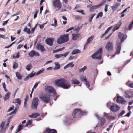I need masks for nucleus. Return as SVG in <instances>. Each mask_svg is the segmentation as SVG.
Masks as SVG:
<instances>
[{
  "mask_svg": "<svg viewBox=\"0 0 133 133\" xmlns=\"http://www.w3.org/2000/svg\"><path fill=\"white\" fill-rule=\"evenodd\" d=\"M68 41V34H64L60 36L57 39V43L59 44H61L67 42Z\"/></svg>",
  "mask_w": 133,
  "mask_h": 133,
  "instance_id": "f257e3e1",
  "label": "nucleus"
},
{
  "mask_svg": "<svg viewBox=\"0 0 133 133\" xmlns=\"http://www.w3.org/2000/svg\"><path fill=\"white\" fill-rule=\"evenodd\" d=\"M87 112L86 111H83L80 109H76L72 113V116L74 117H80L82 115H86Z\"/></svg>",
  "mask_w": 133,
  "mask_h": 133,
  "instance_id": "f03ea898",
  "label": "nucleus"
},
{
  "mask_svg": "<svg viewBox=\"0 0 133 133\" xmlns=\"http://www.w3.org/2000/svg\"><path fill=\"white\" fill-rule=\"evenodd\" d=\"M80 79L81 81L85 82L86 86L89 90H92L94 88L93 85H90L89 81L87 80L86 76H84L83 75H81L80 76Z\"/></svg>",
  "mask_w": 133,
  "mask_h": 133,
  "instance_id": "7ed1b4c3",
  "label": "nucleus"
},
{
  "mask_svg": "<svg viewBox=\"0 0 133 133\" xmlns=\"http://www.w3.org/2000/svg\"><path fill=\"white\" fill-rule=\"evenodd\" d=\"M102 48H101L98 50L97 52L92 55V58L93 59H100L102 57Z\"/></svg>",
  "mask_w": 133,
  "mask_h": 133,
  "instance_id": "20e7f679",
  "label": "nucleus"
},
{
  "mask_svg": "<svg viewBox=\"0 0 133 133\" xmlns=\"http://www.w3.org/2000/svg\"><path fill=\"white\" fill-rule=\"evenodd\" d=\"M45 91L47 93H52L53 96L55 97L56 96V94L55 89L54 88L50 86H48L46 87L45 89Z\"/></svg>",
  "mask_w": 133,
  "mask_h": 133,
  "instance_id": "39448f33",
  "label": "nucleus"
},
{
  "mask_svg": "<svg viewBox=\"0 0 133 133\" xmlns=\"http://www.w3.org/2000/svg\"><path fill=\"white\" fill-rule=\"evenodd\" d=\"M5 121L2 122L0 124V133H5L6 130L8 128L9 125L6 124Z\"/></svg>",
  "mask_w": 133,
  "mask_h": 133,
  "instance_id": "423d86ee",
  "label": "nucleus"
},
{
  "mask_svg": "<svg viewBox=\"0 0 133 133\" xmlns=\"http://www.w3.org/2000/svg\"><path fill=\"white\" fill-rule=\"evenodd\" d=\"M39 98L42 101L45 103H48L50 101L49 95L48 96L47 94L42 93L39 96Z\"/></svg>",
  "mask_w": 133,
  "mask_h": 133,
  "instance_id": "0eeeda50",
  "label": "nucleus"
},
{
  "mask_svg": "<svg viewBox=\"0 0 133 133\" xmlns=\"http://www.w3.org/2000/svg\"><path fill=\"white\" fill-rule=\"evenodd\" d=\"M95 115L98 118V123L96 126L95 128H97L98 127L101 128L104 125L105 122V120L104 119L99 117L98 115L97 114H95Z\"/></svg>",
  "mask_w": 133,
  "mask_h": 133,
  "instance_id": "6e6552de",
  "label": "nucleus"
},
{
  "mask_svg": "<svg viewBox=\"0 0 133 133\" xmlns=\"http://www.w3.org/2000/svg\"><path fill=\"white\" fill-rule=\"evenodd\" d=\"M39 100L38 98L37 97H35L33 99L31 106L32 109L35 110L37 109L38 105Z\"/></svg>",
  "mask_w": 133,
  "mask_h": 133,
  "instance_id": "1a4fd4ad",
  "label": "nucleus"
},
{
  "mask_svg": "<svg viewBox=\"0 0 133 133\" xmlns=\"http://www.w3.org/2000/svg\"><path fill=\"white\" fill-rule=\"evenodd\" d=\"M120 107L116 104L113 103L112 105L109 108L110 110L113 112H117L120 109Z\"/></svg>",
  "mask_w": 133,
  "mask_h": 133,
  "instance_id": "9d476101",
  "label": "nucleus"
},
{
  "mask_svg": "<svg viewBox=\"0 0 133 133\" xmlns=\"http://www.w3.org/2000/svg\"><path fill=\"white\" fill-rule=\"evenodd\" d=\"M65 79L64 78H61L59 79L56 80L55 81V84L57 86L62 87Z\"/></svg>",
  "mask_w": 133,
  "mask_h": 133,
  "instance_id": "9b49d317",
  "label": "nucleus"
},
{
  "mask_svg": "<svg viewBox=\"0 0 133 133\" xmlns=\"http://www.w3.org/2000/svg\"><path fill=\"white\" fill-rule=\"evenodd\" d=\"M52 2L54 6L56 8H57L58 9L61 8V4L59 0H54Z\"/></svg>",
  "mask_w": 133,
  "mask_h": 133,
  "instance_id": "f8f14e48",
  "label": "nucleus"
},
{
  "mask_svg": "<svg viewBox=\"0 0 133 133\" xmlns=\"http://www.w3.org/2000/svg\"><path fill=\"white\" fill-rule=\"evenodd\" d=\"M118 39L120 40L121 42H117V44L118 43L121 46L122 43L123 42L125 39L124 34L120 32H119L118 34Z\"/></svg>",
  "mask_w": 133,
  "mask_h": 133,
  "instance_id": "ddd939ff",
  "label": "nucleus"
},
{
  "mask_svg": "<svg viewBox=\"0 0 133 133\" xmlns=\"http://www.w3.org/2000/svg\"><path fill=\"white\" fill-rule=\"evenodd\" d=\"M70 82L65 79L62 87L64 89H68L70 88Z\"/></svg>",
  "mask_w": 133,
  "mask_h": 133,
  "instance_id": "4468645a",
  "label": "nucleus"
},
{
  "mask_svg": "<svg viewBox=\"0 0 133 133\" xmlns=\"http://www.w3.org/2000/svg\"><path fill=\"white\" fill-rule=\"evenodd\" d=\"M117 102L122 104H124L127 102V101L124 100L121 96H118L117 97Z\"/></svg>",
  "mask_w": 133,
  "mask_h": 133,
  "instance_id": "2eb2a0df",
  "label": "nucleus"
},
{
  "mask_svg": "<svg viewBox=\"0 0 133 133\" xmlns=\"http://www.w3.org/2000/svg\"><path fill=\"white\" fill-rule=\"evenodd\" d=\"M105 48L108 51L112 50L113 49V45L112 42H109L106 45Z\"/></svg>",
  "mask_w": 133,
  "mask_h": 133,
  "instance_id": "dca6fc26",
  "label": "nucleus"
},
{
  "mask_svg": "<svg viewBox=\"0 0 133 133\" xmlns=\"http://www.w3.org/2000/svg\"><path fill=\"white\" fill-rule=\"evenodd\" d=\"M116 51L115 54L112 56L111 58H113L115 56L116 54H119L120 53V51L121 49V46L118 43L116 44Z\"/></svg>",
  "mask_w": 133,
  "mask_h": 133,
  "instance_id": "f3484780",
  "label": "nucleus"
},
{
  "mask_svg": "<svg viewBox=\"0 0 133 133\" xmlns=\"http://www.w3.org/2000/svg\"><path fill=\"white\" fill-rule=\"evenodd\" d=\"M28 55L30 57H33L34 56H39L40 54L38 52L33 50L29 52Z\"/></svg>",
  "mask_w": 133,
  "mask_h": 133,
  "instance_id": "a211bd4d",
  "label": "nucleus"
},
{
  "mask_svg": "<svg viewBox=\"0 0 133 133\" xmlns=\"http://www.w3.org/2000/svg\"><path fill=\"white\" fill-rule=\"evenodd\" d=\"M125 96L127 98H130L133 97V91H128L125 93Z\"/></svg>",
  "mask_w": 133,
  "mask_h": 133,
  "instance_id": "6ab92c4d",
  "label": "nucleus"
},
{
  "mask_svg": "<svg viewBox=\"0 0 133 133\" xmlns=\"http://www.w3.org/2000/svg\"><path fill=\"white\" fill-rule=\"evenodd\" d=\"M54 39L53 38H49L46 39L45 42L46 44L50 46L53 45V42Z\"/></svg>",
  "mask_w": 133,
  "mask_h": 133,
  "instance_id": "aec40b11",
  "label": "nucleus"
},
{
  "mask_svg": "<svg viewBox=\"0 0 133 133\" xmlns=\"http://www.w3.org/2000/svg\"><path fill=\"white\" fill-rule=\"evenodd\" d=\"M87 7L89 8L90 9V11H92L94 9H97L99 8L98 5L95 6H92L91 4L88 5L87 6Z\"/></svg>",
  "mask_w": 133,
  "mask_h": 133,
  "instance_id": "412c9836",
  "label": "nucleus"
},
{
  "mask_svg": "<svg viewBox=\"0 0 133 133\" xmlns=\"http://www.w3.org/2000/svg\"><path fill=\"white\" fill-rule=\"evenodd\" d=\"M36 48L38 50L41 51L42 52H44L45 51L44 46L39 44L38 43L37 44Z\"/></svg>",
  "mask_w": 133,
  "mask_h": 133,
  "instance_id": "4be33fe9",
  "label": "nucleus"
},
{
  "mask_svg": "<svg viewBox=\"0 0 133 133\" xmlns=\"http://www.w3.org/2000/svg\"><path fill=\"white\" fill-rule=\"evenodd\" d=\"M110 114H107L105 112L104 113V116L106 117L107 119L109 120H114L115 119V116H112L108 115Z\"/></svg>",
  "mask_w": 133,
  "mask_h": 133,
  "instance_id": "5701e85b",
  "label": "nucleus"
},
{
  "mask_svg": "<svg viewBox=\"0 0 133 133\" xmlns=\"http://www.w3.org/2000/svg\"><path fill=\"white\" fill-rule=\"evenodd\" d=\"M44 132L45 133H57V131L55 129H47Z\"/></svg>",
  "mask_w": 133,
  "mask_h": 133,
  "instance_id": "b1692460",
  "label": "nucleus"
},
{
  "mask_svg": "<svg viewBox=\"0 0 133 133\" xmlns=\"http://www.w3.org/2000/svg\"><path fill=\"white\" fill-rule=\"evenodd\" d=\"M72 39L73 40H75L78 39L80 37L79 33L74 34H72Z\"/></svg>",
  "mask_w": 133,
  "mask_h": 133,
  "instance_id": "393cba45",
  "label": "nucleus"
},
{
  "mask_svg": "<svg viewBox=\"0 0 133 133\" xmlns=\"http://www.w3.org/2000/svg\"><path fill=\"white\" fill-rule=\"evenodd\" d=\"M120 5V4L118 3H116L115 4L111 6L112 10L113 11L116 10Z\"/></svg>",
  "mask_w": 133,
  "mask_h": 133,
  "instance_id": "a878e982",
  "label": "nucleus"
},
{
  "mask_svg": "<svg viewBox=\"0 0 133 133\" xmlns=\"http://www.w3.org/2000/svg\"><path fill=\"white\" fill-rule=\"evenodd\" d=\"M121 24V22H119L117 24L114 26V28L112 29L113 32L114 31L118 29L119 27L120 26Z\"/></svg>",
  "mask_w": 133,
  "mask_h": 133,
  "instance_id": "bb28decb",
  "label": "nucleus"
},
{
  "mask_svg": "<svg viewBox=\"0 0 133 133\" xmlns=\"http://www.w3.org/2000/svg\"><path fill=\"white\" fill-rule=\"evenodd\" d=\"M11 94V93L9 92H8L5 95L3 98L5 101H6L9 100L10 98V96Z\"/></svg>",
  "mask_w": 133,
  "mask_h": 133,
  "instance_id": "cd10ccee",
  "label": "nucleus"
},
{
  "mask_svg": "<svg viewBox=\"0 0 133 133\" xmlns=\"http://www.w3.org/2000/svg\"><path fill=\"white\" fill-rule=\"evenodd\" d=\"M35 73H34V72H32L30 74L26 77L24 79L25 81L27 80L29 78H31L33 77L35 74Z\"/></svg>",
  "mask_w": 133,
  "mask_h": 133,
  "instance_id": "c85d7f7f",
  "label": "nucleus"
},
{
  "mask_svg": "<svg viewBox=\"0 0 133 133\" xmlns=\"http://www.w3.org/2000/svg\"><path fill=\"white\" fill-rule=\"evenodd\" d=\"M74 65L73 63V62H71L68 64H67V65H66V66H65L64 68V69H67V68H69V67H73Z\"/></svg>",
  "mask_w": 133,
  "mask_h": 133,
  "instance_id": "c756f323",
  "label": "nucleus"
},
{
  "mask_svg": "<svg viewBox=\"0 0 133 133\" xmlns=\"http://www.w3.org/2000/svg\"><path fill=\"white\" fill-rule=\"evenodd\" d=\"M95 15V14H91L88 16V20L89 22H92V20Z\"/></svg>",
  "mask_w": 133,
  "mask_h": 133,
  "instance_id": "7c9ffc66",
  "label": "nucleus"
},
{
  "mask_svg": "<svg viewBox=\"0 0 133 133\" xmlns=\"http://www.w3.org/2000/svg\"><path fill=\"white\" fill-rule=\"evenodd\" d=\"M39 115L38 113H35L29 116V117L31 118H36Z\"/></svg>",
  "mask_w": 133,
  "mask_h": 133,
  "instance_id": "2f4dec72",
  "label": "nucleus"
},
{
  "mask_svg": "<svg viewBox=\"0 0 133 133\" xmlns=\"http://www.w3.org/2000/svg\"><path fill=\"white\" fill-rule=\"evenodd\" d=\"M71 82L72 84H78L79 83V81L75 79H73L71 80Z\"/></svg>",
  "mask_w": 133,
  "mask_h": 133,
  "instance_id": "473e14b6",
  "label": "nucleus"
},
{
  "mask_svg": "<svg viewBox=\"0 0 133 133\" xmlns=\"http://www.w3.org/2000/svg\"><path fill=\"white\" fill-rule=\"evenodd\" d=\"M23 126V124L20 125L16 129V132L17 133L22 130V129Z\"/></svg>",
  "mask_w": 133,
  "mask_h": 133,
  "instance_id": "72a5a7b5",
  "label": "nucleus"
},
{
  "mask_svg": "<svg viewBox=\"0 0 133 133\" xmlns=\"http://www.w3.org/2000/svg\"><path fill=\"white\" fill-rule=\"evenodd\" d=\"M21 102V100L19 98H16L13 101V102L15 103H17L19 105H20Z\"/></svg>",
  "mask_w": 133,
  "mask_h": 133,
  "instance_id": "f704fd0d",
  "label": "nucleus"
},
{
  "mask_svg": "<svg viewBox=\"0 0 133 133\" xmlns=\"http://www.w3.org/2000/svg\"><path fill=\"white\" fill-rule=\"evenodd\" d=\"M94 35H93L91 36L90 37H89L87 39V42L88 43H89L91 42L93 40L94 38Z\"/></svg>",
  "mask_w": 133,
  "mask_h": 133,
  "instance_id": "c9c22d12",
  "label": "nucleus"
},
{
  "mask_svg": "<svg viewBox=\"0 0 133 133\" xmlns=\"http://www.w3.org/2000/svg\"><path fill=\"white\" fill-rule=\"evenodd\" d=\"M11 115V116H10L8 117L7 120L6 124H7L9 125V123L10 122V121L13 117V115Z\"/></svg>",
  "mask_w": 133,
  "mask_h": 133,
  "instance_id": "e433bc0d",
  "label": "nucleus"
},
{
  "mask_svg": "<svg viewBox=\"0 0 133 133\" xmlns=\"http://www.w3.org/2000/svg\"><path fill=\"white\" fill-rule=\"evenodd\" d=\"M55 67L54 68V70H56L57 69H59L60 68V65L57 62H55Z\"/></svg>",
  "mask_w": 133,
  "mask_h": 133,
  "instance_id": "4c0bfd02",
  "label": "nucleus"
},
{
  "mask_svg": "<svg viewBox=\"0 0 133 133\" xmlns=\"http://www.w3.org/2000/svg\"><path fill=\"white\" fill-rule=\"evenodd\" d=\"M32 68V65L31 64L27 65L26 67V69L28 71H29Z\"/></svg>",
  "mask_w": 133,
  "mask_h": 133,
  "instance_id": "58836bf2",
  "label": "nucleus"
},
{
  "mask_svg": "<svg viewBox=\"0 0 133 133\" xmlns=\"http://www.w3.org/2000/svg\"><path fill=\"white\" fill-rule=\"evenodd\" d=\"M23 31L29 34L31 32L30 29H28L27 27H26L25 28Z\"/></svg>",
  "mask_w": 133,
  "mask_h": 133,
  "instance_id": "ea45409f",
  "label": "nucleus"
},
{
  "mask_svg": "<svg viewBox=\"0 0 133 133\" xmlns=\"http://www.w3.org/2000/svg\"><path fill=\"white\" fill-rule=\"evenodd\" d=\"M70 120L69 119H67L63 121V123L64 125H67L69 123V121Z\"/></svg>",
  "mask_w": 133,
  "mask_h": 133,
  "instance_id": "a19ab883",
  "label": "nucleus"
},
{
  "mask_svg": "<svg viewBox=\"0 0 133 133\" xmlns=\"http://www.w3.org/2000/svg\"><path fill=\"white\" fill-rule=\"evenodd\" d=\"M80 51L79 49H76L73 51L72 54H73L76 53H80Z\"/></svg>",
  "mask_w": 133,
  "mask_h": 133,
  "instance_id": "79ce46f5",
  "label": "nucleus"
},
{
  "mask_svg": "<svg viewBox=\"0 0 133 133\" xmlns=\"http://www.w3.org/2000/svg\"><path fill=\"white\" fill-rule=\"evenodd\" d=\"M54 23L52 24H51V25L52 26H53L55 27L57 26V20L56 19H54Z\"/></svg>",
  "mask_w": 133,
  "mask_h": 133,
  "instance_id": "37998d69",
  "label": "nucleus"
},
{
  "mask_svg": "<svg viewBox=\"0 0 133 133\" xmlns=\"http://www.w3.org/2000/svg\"><path fill=\"white\" fill-rule=\"evenodd\" d=\"M16 77H17V78L20 79H21L22 78V77L21 75H20L19 72H17L16 73Z\"/></svg>",
  "mask_w": 133,
  "mask_h": 133,
  "instance_id": "c03bdc74",
  "label": "nucleus"
},
{
  "mask_svg": "<svg viewBox=\"0 0 133 133\" xmlns=\"http://www.w3.org/2000/svg\"><path fill=\"white\" fill-rule=\"evenodd\" d=\"M44 69L43 68L41 70H39L37 72L36 74V76H37L38 75L41 74L44 71Z\"/></svg>",
  "mask_w": 133,
  "mask_h": 133,
  "instance_id": "a18cd8bd",
  "label": "nucleus"
},
{
  "mask_svg": "<svg viewBox=\"0 0 133 133\" xmlns=\"http://www.w3.org/2000/svg\"><path fill=\"white\" fill-rule=\"evenodd\" d=\"M18 107H15V109L14 110L11 112L10 114V115H12L14 114H15L16 113L17 111Z\"/></svg>",
  "mask_w": 133,
  "mask_h": 133,
  "instance_id": "49530a36",
  "label": "nucleus"
},
{
  "mask_svg": "<svg viewBox=\"0 0 133 133\" xmlns=\"http://www.w3.org/2000/svg\"><path fill=\"white\" fill-rule=\"evenodd\" d=\"M65 48V47H62V48H61L55 50H54L53 51V52L54 53H55V52H57V51H61L63 50H64V49Z\"/></svg>",
  "mask_w": 133,
  "mask_h": 133,
  "instance_id": "de8ad7c7",
  "label": "nucleus"
},
{
  "mask_svg": "<svg viewBox=\"0 0 133 133\" xmlns=\"http://www.w3.org/2000/svg\"><path fill=\"white\" fill-rule=\"evenodd\" d=\"M106 1V0H103L102 2L99 4L98 5L99 7L100 8L101 6L105 4Z\"/></svg>",
  "mask_w": 133,
  "mask_h": 133,
  "instance_id": "09e8293b",
  "label": "nucleus"
},
{
  "mask_svg": "<svg viewBox=\"0 0 133 133\" xmlns=\"http://www.w3.org/2000/svg\"><path fill=\"white\" fill-rule=\"evenodd\" d=\"M28 100V98L27 97H26L24 100V106L25 108H26L27 107V104H26V102Z\"/></svg>",
  "mask_w": 133,
  "mask_h": 133,
  "instance_id": "8fccbe9b",
  "label": "nucleus"
},
{
  "mask_svg": "<svg viewBox=\"0 0 133 133\" xmlns=\"http://www.w3.org/2000/svg\"><path fill=\"white\" fill-rule=\"evenodd\" d=\"M18 66V65L17 63L15 62L14 63V64L13 66V68L14 69H16Z\"/></svg>",
  "mask_w": 133,
  "mask_h": 133,
  "instance_id": "3c124183",
  "label": "nucleus"
},
{
  "mask_svg": "<svg viewBox=\"0 0 133 133\" xmlns=\"http://www.w3.org/2000/svg\"><path fill=\"white\" fill-rule=\"evenodd\" d=\"M133 25V20L132 21V22L130 23V24H129L128 28L129 30H131V28L132 27Z\"/></svg>",
  "mask_w": 133,
  "mask_h": 133,
  "instance_id": "603ef678",
  "label": "nucleus"
},
{
  "mask_svg": "<svg viewBox=\"0 0 133 133\" xmlns=\"http://www.w3.org/2000/svg\"><path fill=\"white\" fill-rule=\"evenodd\" d=\"M103 16V13L102 12H99L96 18H98L99 17H102Z\"/></svg>",
  "mask_w": 133,
  "mask_h": 133,
  "instance_id": "864d4df0",
  "label": "nucleus"
},
{
  "mask_svg": "<svg viewBox=\"0 0 133 133\" xmlns=\"http://www.w3.org/2000/svg\"><path fill=\"white\" fill-rule=\"evenodd\" d=\"M86 66H84L83 68L79 69V71L80 72H82L84 70H85L87 68Z\"/></svg>",
  "mask_w": 133,
  "mask_h": 133,
  "instance_id": "5fc2aeb1",
  "label": "nucleus"
},
{
  "mask_svg": "<svg viewBox=\"0 0 133 133\" xmlns=\"http://www.w3.org/2000/svg\"><path fill=\"white\" fill-rule=\"evenodd\" d=\"M13 57L14 58H19V53H17L16 55H13Z\"/></svg>",
  "mask_w": 133,
  "mask_h": 133,
  "instance_id": "6e6d98bb",
  "label": "nucleus"
},
{
  "mask_svg": "<svg viewBox=\"0 0 133 133\" xmlns=\"http://www.w3.org/2000/svg\"><path fill=\"white\" fill-rule=\"evenodd\" d=\"M126 85L128 86L129 87L132 88H133V83L128 84V82H127L126 83Z\"/></svg>",
  "mask_w": 133,
  "mask_h": 133,
  "instance_id": "4d7b16f0",
  "label": "nucleus"
},
{
  "mask_svg": "<svg viewBox=\"0 0 133 133\" xmlns=\"http://www.w3.org/2000/svg\"><path fill=\"white\" fill-rule=\"evenodd\" d=\"M125 113V111L124 110L122 111L120 113L118 114V116L119 117L120 116H122L123 114H124Z\"/></svg>",
  "mask_w": 133,
  "mask_h": 133,
  "instance_id": "13d9d810",
  "label": "nucleus"
},
{
  "mask_svg": "<svg viewBox=\"0 0 133 133\" xmlns=\"http://www.w3.org/2000/svg\"><path fill=\"white\" fill-rule=\"evenodd\" d=\"M109 5L107 4H106L105 5V8H104V11L105 12H107L108 11V7L109 6Z\"/></svg>",
  "mask_w": 133,
  "mask_h": 133,
  "instance_id": "bf43d9fd",
  "label": "nucleus"
},
{
  "mask_svg": "<svg viewBox=\"0 0 133 133\" xmlns=\"http://www.w3.org/2000/svg\"><path fill=\"white\" fill-rule=\"evenodd\" d=\"M32 121V120H30L28 121V122L26 123L25 126L27 127L28 125H30Z\"/></svg>",
  "mask_w": 133,
  "mask_h": 133,
  "instance_id": "052dcab7",
  "label": "nucleus"
},
{
  "mask_svg": "<svg viewBox=\"0 0 133 133\" xmlns=\"http://www.w3.org/2000/svg\"><path fill=\"white\" fill-rule=\"evenodd\" d=\"M62 56V54L56 55L55 56V57L56 58H58Z\"/></svg>",
  "mask_w": 133,
  "mask_h": 133,
  "instance_id": "680f3d73",
  "label": "nucleus"
},
{
  "mask_svg": "<svg viewBox=\"0 0 133 133\" xmlns=\"http://www.w3.org/2000/svg\"><path fill=\"white\" fill-rule=\"evenodd\" d=\"M113 103H112L111 102H109L107 104V107L109 108L112 105Z\"/></svg>",
  "mask_w": 133,
  "mask_h": 133,
  "instance_id": "e2e57ef3",
  "label": "nucleus"
},
{
  "mask_svg": "<svg viewBox=\"0 0 133 133\" xmlns=\"http://www.w3.org/2000/svg\"><path fill=\"white\" fill-rule=\"evenodd\" d=\"M14 108V106H12L8 110V112H10L11 111L13 110Z\"/></svg>",
  "mask_w": 133,
  "mask_h": 133,
  "instance_id": "0e129e2a",
  "label": "nucleus"
},
{
  "mask_svg": "<svg viewBox=\"0 0 133 133\" xmlns=\"http://www.w3.org/2000/svg\"><path fill=\"white\" fill-rule=\"evenodd\" d=\"M39 83V82H37L35 84V85L34 86L33 88L34 89H36L37 87L38 84Z\"/></svg>",
  "mask_w": 133,
  "mask_h": 133,
  "instance_id": "69168bd1",
  "label": "nucleus"
},
{
  "mask_svg": "<svg viewBox=\"0 0 133 133\" xmlns=\"http://www.w3.org/2000/svg\"><path fill=\"white\" fill-rule=\"evenodd\" d=\"M24 39V37H21L20 40L19 41H18V44L19 43L21 42H22V41H23Z\"/></svg>",
  "mask_w": 133,
  "mask_h": 133,
  "instance_id": "338daca9",
  "label": "nucleus"
},
{
  "mask_svg": "<svg viewBox=\"0 0 133 133\" xmlns=\"http://www.w3.org/2000/svg\"><path fill=\"white\" fill-rule=\"evenodd\" d=\"M75 19H81V18L79 16H77L75 17Z\"/></svg>",
  "mask_w": 133,
  "mask_h": 133,
  "instance_id": "774afa93",
  "label": "nucleus"
}]
</instances>
